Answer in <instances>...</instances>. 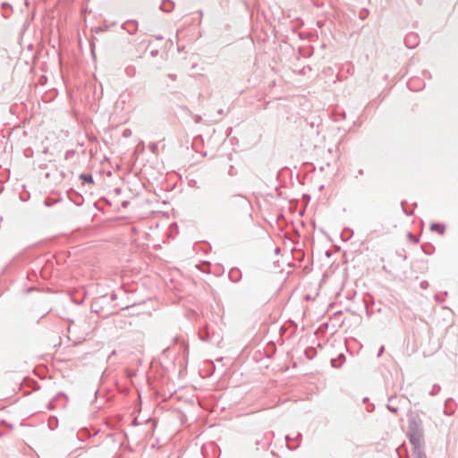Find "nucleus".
I'll use <instances>...</instances> for the list:
<instances>
[{"label": "nucleus", "instance_id": "obj_1", "mask_svg": "<svg viewBox=\"0 0 458 458\" xmlns=\"http://www.w3.org/2000/svg\"><path fill=\"white\" fill-rule=\"evenodd\" d=\"M81 177L87 181V182H92L93 180H92V176L91 175H86V174H81Z\"/></svg>", "mask_w": 458, "mask_h": 458}]
</instances>
